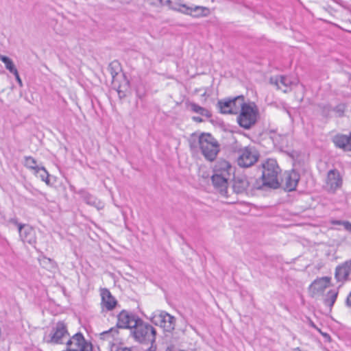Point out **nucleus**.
Listing matches in <instances>:
<instances>
[{
    "label": "nucleus",
    "mask_w": 351,
    "mask_h": 351,
    "mask_svg": "<svg viewBox=\"0 0 351 351\" xmlns=\"http://www.w3.org/2000/svg\"><path fill=\"white\" fill-rule=\"evenodd\" d=\"M133 329L130 331L134 340L141 344L148 345L149 342L156 341L157 332L149 324L144 322L139 317L132 325Z\"/></svg>",
    "instance_id": "nucleus-1"
},
{
    "label": "nucleus",
    "mask_w": 351,
    "mask_h": 351,
    "mask_svg": "<svg viewBox=\"0 0 351 351\" xmlns=\"http://www.w3.org/2000/svg\"><path fill=\"white\" fill-rule=\"evenodd\" d=\"M262 181L263 186L270 189H276L280 187L278 176L281 171L277 161L273 158H269L262 164Z\"/></svg>",
    "instance_id": "nucleus-2"
},
{
    "label": "nucleus",
    "mask_w": 351,
    "mask_h": 351,
    "mask_svg": "<svg viewBox=\"0 0 351 351\" xmlns=\"http://www.w3.org/2000/svg\"><path fill=\"white\" fill-rule=\"evenodd\" d=\"M198 143L205 159L215 160L220 150L218 141L210 133H202L199 136Z\"/></svg>",
    "instance_id": "nucleus-3"
},
{
    "label": "nucleus",
    "mask_w": 351,
    "mask_h": 351,
    "mask_svg": "<svg viewBox=\"0 0 351 351\" xmlns=\"http://www.w3.org/2000/svg\"><path fill=\"white\" fill-rule=\"evenodd\" d=\"M150 322L164 329L165 332H172L176 327V319L166 311H157L149 317Z\"/></svg>",
    "instance_id": "nucleus-4"
},
{
    "label": "nucleus",
    "mask_w": 351,
    "mask_h": 351,
    "mask_svg": "<svg viewBox=\"0 0 351 351\" xmlns=\"http://www.w3.org/2000/svg\"><path fill=\"white\" fill-rule=\"evenodd\" d=\"M258 111L256 106L254 104H247L244 106L242 111L237 117L239 125L245 129H250L257 121Z\"/></svg>",
    "instance_id": "nucleus-5"
},
{
    "label": "nucleus",
    "mask_w": 351,
    "mask_h": 351,
    "mask_svg": "<svg viewBox=\"0 0 351 351\" xmlns=\"http://www.w3.org/2000/svg\"><path fill=\"white\" fill-rule=\"evenodd\" d=\"M258 157L259 154L254 148L245 147L240 150L237 163L241 167H249L257 162Z\"/></svg>",
    "instance_id": "nucleus-6"
},
{
    "label": "nucleus",
    "mask_w": 351,
    "mask_h": 351,
    "mask_svg": "<svg viewBox=\"0 0 351 351\" xmlns=\"http://www.w3.org/2000/svg\"><path fill=\"white\" fill-rule=\"evenodd\" d=\"M139 317L135 313L129 312L126 310H122L117 315V327L119 328L133 329L132 325H134L136 321Z\"/></svg>",
    "instance_id": "nucleus-7"
},
{
    "label": "nucleus",
    "mask_w": 351,
    "mask_h": 351,
    "mask_svg": "<svg viewBox=\"0 0 351 351\" xmlns=\"http://www.w3.org/2000/svg\"><path fill=\"white\" fill-rule=\"evenodd\" d=\"M101 298V306L102 311H111L115 308L118 302L116 298L111 294L107 288H102L100 290Z\"/></svg>",
    "instance_id": "nucleus-8"
},
{
    "label": "nucleus",
    "mask_w": 351,
    "mask_h": 351,
    "mask_svg": "<svg viewBox=\"0 0 351 351\" xmlns=\"http://www.w3.org/2000/svg\"><path fill=\"white\" fill-rule=\"evenodd\" d=\"M351 274V259L343 262L335 268V278L341 285L349 280Z\"/></svg>",
    "instance_id": "nucleus-9"
},
{
    "label": "nucleus",
    "mask_w": 351,
    "mask_h": 351,
    "mask_svg": "<svg viewBox=\"0 0 351 351\" xmlns=\"http://www.w3.org/2000/svg\"><path fill=\"white\" fill-rule=\"evenodd\" d=\"M69 335L66 324L64 322H58L53 328V332L48 342L53 344H60L63 343L62 339Z\"/></svg>",
    "instance_id": "nucleus-10"
},
{
    "label": "nucleus",
    "mask_w": 351,
    "mask_h": 351,
    "mask_svg": "<svg viewBox=\"0 0 351 351\" xmlns=\"http://www.w3.org/2000/svg\"><path fill=\"white\" fill-rule=\"evenodd\" d=\"M270 83L276 85L278 89H282L284 93H287L291 89L293 86L298 84L297 81L292 80L290 77L285 75L271 77Z\"/></svg>",
    "instance_id": "nucleus-11"
},
{
    "label": "nucleus",
    "mask_w": 351,
    "mask_h": 351,
    "mask_svg": "<svg viewBox=\"0 0 351 351\" xmlns=\"http://www.w3.org/2000/svg\"><path fill=\"white\" fill-rule=\"evenodd\" d=\"M21 239L24 243L34 246L36 243V236L35 230L28 224L20 226L19 230Z\"/></svg>",
    "instance_id": "nucleus-12"
},
{
    "label": "nucleus",
    "mask_w": 351,
    "mask_h": 351,
    "mask_svg": "<svg viewBox=\"0 0 351 351\" xmlns=\"http://www.w3.org/2000/svg\"><path fill=\"white\" fill-rule=\"evenodd\" d=\"M342 180L337 169L328 171L326 179V188L328 191L335 192L341 186Z\"/></svg>",
    "instance_id": "nucleus-13"
},
{
    "label": "nucleus",
    "mask_w": 351,
    "mask_h": 351,
    "mask_svg": "<svg viewBox=\"0 0 351 351\" xmlns=\"http://www.w3.org/2000/svg\"><path fill=\"white\" fill-rule=\"evenodd\" d=\"M331 278L324 276L315 279L310 285L309 289L312 296L322 293L329 286Z\"/></svg>",
    "instance_id": "nucleus-14"
},
{
    "label": "nucleus",
    "mask_w": 351,
    "mask_h": 351,
    "mask_svg": "<svg viewBox=\"0 0 351 351\" xmlns=\"http://www.w3.org/2000/svg\"><path fill=\"white\" fill-rule=\"evenodd\" d=\"M86 344L91 343L85 340L81 332H77L67 341L66 351H79L82 347H85Z\"/></svg>",
    "instance_id": "nucleus-15"
},
{
    "label": "nucleus",
    "mask_w": 351,
    "mask_h": 351,
    "mask_svg": "<svg viewBox=\"0 0 351 351\" xmlns=\"http://www.w3.org/2000/svg\"><path fill=\"white\" fill-rule=\"evenodd\" d=\"M300 180V175L298 172L293 170L290 172H286L282 180L283 188L287 191H295Z\"/></svg>",
    "instance_id": "nucleus-16"
},
{
    "label": "nucleus",
    "mask_w": 351,
    "mask_h": 351,
    "mask_svg": "<svg viewBox=\"0 0 351 351\" xmlns=\"http://www.w3.org/2000/svg\"><path fill=\"white\" fill-rule=\"evenodd\" d=\"M233 167L225 160H219L214 166L213 174L230 179Z\"/></svg>",
    "instance_id": "nucleus-17"
},
{
    "label": "nucleus",
    "mask_w": 351,
    "mask_h": 351,
    "mask_svg": "<svg viewBox=\"0 0 351 351\" xmlns=\"http://www.w3.org/2000/svg\"><path fill=\"white\" fill-rule=\"evenodd\" d=\"M250 186V182L246 176L238 175L234 176L232 189L234 193L241 194L245 193Z\"/></svg>",
    "instance_id": "nucleus-18"
},
{
    "label": "nucleus",
    "mask_w": 351,
    "mask_h": 351,
    "mask_svg": "<svg viewBox=\"0 0 351 351\" xmlns=\"http://www.w3.org/2000/svg\"><path fill=\"white\" fill-rule=\"evenodd\" d=\"M228 180V178L221 177L217 174H213L211 176L213 186L223 196H227Z\"/></svg>",
    "instance_id": "nucleus-19"
},
{
    "label": "nucleus",
    "mask_w": 351,
    "mask_h": 351,
    "mask_svg": "<svg viewBox=\"0 0 351 351\" xmlns=\"http://www.w3.org/2000/svg\"><path fill=\"white\" fill-rule=\"evenodd\" d=\"M332 141L337 147L345 151H348V147H350V134H337L333 136Z\"/></svg>",
    "instance_id": "nucleus-20"
},
{
    "label": "nucleus",
    "mask_w": 351,
    "mask_h": 351,
    "mask_svg": "<svg viewBox=\"0 0 351 351\" xmlns=\"http://www.w3.org/2000/svg\"><path fill=\"white\" fill-rule=\"evenodd\" d=\"M248 104L245 103V98L243 95L237 96L232 99L231 114H236L241 112L244 106Z\"/></svg>",
    "instance_id": "nucleus-21"
},
{
    "label": "nucleus",
    "mask_w": 351,
    "mask_h": 351,
    "mask_svg": "<svg viewBox=\"0 0 351 351\" xmlns=\"http://www.w3.org/2000/svg\"><path fill=\"white\" fill-rule=\"evenodd\" d=\"M338 293L339 292L336 289L329 290L324 297V304L326 306L332 308L337 298Z\"/></svg>",
    "instance_id": "nucleus-22"
},
{
    "label": "nucleus",
    "mask_w": 351,
    "mask_h": 351,
    "mask_svg": "<svg viewBox=\"0 0 351 351\" xmlns=\"http://www.w3.org/2000/svg\"><path fill=\"white\" fill-rule=\"evenodd\" d=\"M232 99L227 98L219 100L217 104L219 112L222 114H231Z\"/></svg>",
    "instance_id": "nucleus-23"
},
{
    "label": "nucleus",
    "mask_w": 351,
    "mask_h": 351,
    "mask_svg": "<svg viewBox=\"0 0 351 351\" xmlns=\"http://www.w3.org/2000/svg\"><path fill=\"white\" fill-rule=\"evenodd\" d=\"M78 193L80 195L82 199L84 202H85L87 204L90 206H97V199L88 192L85 190H80Z\"/></svg>",
    "instance_id": "nucleus-24"
},
{
    "label": "nucleus",
    "mask_w": 351,
    "mask_h": 351,
    "mask_svg": "<svg viewBox=\"0 0 351 351\" xmlns=\"http://www.w3.org/2000/svg\"><path fill=\"white\" fill-rule=\"evenodd\" d=\"M191 111L197 113L202 116L210 118L212 116L211 112L205 108H203L195 103H191L189 104Z\"/></svg>",
    "instance_id": "nucleus-25"
},
{
    "label": "nucleus",
    "mask_w": 351,
    "mask_h": 351,
    "mask_svg": "<svg viewBox=\"0 0 351 351\" xmlns=\"http://www.w3.org/2000/svg\"><path fill=\"white\" fill-rule=\"evenodd\" d=\"M36 176L41 179L42 181L45 182L47 185L50 184L49 174L44 167H40L34 172Z\"/></svg>",
    "instance_id": "nucleus-26"
},
{
    "label": "nucleus",
    "mask_w": 351,
    "mask_h": 351,
    "mask_svg": "<svg viewBox=\"0 0 351 351\" xmlns=\"http://www.w3.org/2000/svg\"><path fill=\"white\" fill-rule=\"evenodd\" d=\"M347 106L344 103H340L336 106L332 107V112L335 113L336 117H344L345 112L346 110Z\"/></svg>",
    "instance_id": "nucleus-27"
},
{
    "label": "nucleus",
    "mask_w": 351,
    "mask_h": 351,
    "mask_svg": "<svg viewBox=\"0 0 351 351\" xmlns=\"http://www.w3.org/2000/svg\"><path fill=\"white\" fill-rule=\"evenodd\" d=\"M25 166L28 169H33L34 172L40 167L37 165L35 158L32 156H25Z\"/></svg>",
    "instance_id": "nucleus-28"
},
{
    "label": "nucleus",
    "mask_w": 351,
    "mask_h": 351,
    "mask_svg": "<svg viewBox=\"0 0 351 351\" xmlns=\"http://www.w3.org/2000/svg\"><path fill=\"white\" fill-rule=\"evenodd\" d=\"M319 108L323 117L326 118L330 117V112L332 111V107L330 104H319Z\"/></svg>",
    "instance_id": "nucleus-29"
},
{
    "label": "nucleus",
    "mask_w": 351,
    "mask_h": 351,
    "mask_svg": "<svg viewBox=\"0 0 351 351\" xmlns=\"http://www.w3.org/2000/svg\"><path fill=\"white\" fill-rule=\"evenodd\" d=\"M120 69L119 64L117 61H114L110 63L108 66V70L112 75V79L114 80L116 75H118L119 70Z\"/></svg>",
    "instance_id": "nucleus-30"
},
{
    "label": "nucleus",
    "mask_w": 351,
    "mask_h": 351,
    "mask_svg": "<svg viewBox=\"0 0 351 351\" xmlns=\"http://www.w3.org/2000/svg\"><path fill=\"white\" fill-rule=\"evenodd\" d=\"M118 331L117 329L112 328L109 330L104 331L102 333H101V339H108V337H113L115 334H117Z\"/></svg>",
    "instance_id": "nucleus-31"
},
{
    "label": "nucleus",
    "mask_w": 351,
    "mask_h": 351,
    "mask_svg": "<svg viewBox=\"0 0 351 351\" xmlns=\"http://www.w3.org/2000/svg\"><path fill=\"white\" fill-rule=\"evenodd\" d=\"M5 66L7 70H8L11 73H14L17 71V69L15 65L13 63V61L9 58L6 62H4Z\"/></svg>",
    "instance_id": "nucleus-32"
},
{
    "label": "nucleus",
    "mask_w": 351,
    "mask_h": 351,
    "mask_svg": "<svg viewBox=\"0 0 351 351\" xmlns=\"http://www.w3.org/2000/svg\"><path fill=\"white\" fill-rule=\"evenodd\" d=\"M181 6H182V8H185V9H186V10L182 11V12H183V13H184V14H189V11H191H191L196 12V11H197V10H200V9H201V10H203V9H204V8H202V7H199V6H196L194 9H192V8H191L187 7V6H186V5H184V4L181 5Z\"/></svg>",
    "instance_id": "nucleus-33"
},
{
    "label": "nucleus",
    "mask_w": 351,
    "mask_h": 351,
    "mask_svg": "<svg viewBox=\"0 0 351 351\" xmlns=\"http://www.w3.org/2000/svg\"><path fill=\"white\" fill-rule=\"evenodd\" d=\"M336 224H342L346 230L351 232V223L348 221H338Z\"/></svg>",
    "instance_id": "nucleus-34"
},
{
    "label": "nucleus",
    "mask_w": 351,
    "mask_h": 351,
    "mask_svg": "<svg viewBox=\"0 0 351 351\" xmlns=\"http://www.w3.org/2000/svg\"><path fill=\"white\" fill-rule=\"evenodd\" d=\"M8 223H11V224H13L14 226H16L18 228V230H19V227L20 226H24L25 224L23 223H21L18 221V219L16 217H12V218H10L9 220H8Z\"/></svg>",
    "instance_id": "nucleus-35"
},
{
    "label": "nucleus",
    "mask_w": 351,
    "mask_h": 351,
    "mask_svg": "<svg viewBox=\"0 0 351 351\" xmlns=\"http://www.w3.org/2000/svg\"><path fill=\"white\" fill-rule=\"evenodd\" d=\"M128 82H125V90H121L120 89V86H119V88H117V93H118V95H119V98H123L126 96V94H125V90L127 89V86H128Z\"/></svg>",
    "instance_id": "nucleus-36"
},
{
    "label": "nucleus",
    "mask_w": 351,
    "mask_h": 351,
    "mask_svg": "<svg viewBox=\"0 0 351 351\" xmlns=\"http://www.w3.org/2000/svg\"><path fill=\"white\" fill-rule=\"evenodd\" d=\"M150 346L145 351H156L157 346L156 341L149 342Z\"/></svg>",
    "instance_id": "nucleus-37"
},
{
    "label": "nucleus",
    "mask_w": 351,
    "mask_h": 351,
    "mask_svg": "<svg viewBox=\"0 0 351 351\" xmlns=\"http://www.w3.org/2000/svg\"><path fill=\"white\" fill-rule=\"evenodd\" d=\"M13 74L14 75L16 80L18 82L19 86L22 87L23 86V82H22V80H21L20 76H19L18 71H16L15 73H14Z\"/></svg>",
    "instance_id": "nucleus-38"
},
{
    "label": "nucleus",
    "mask_w": 351,
    "mask_h": 351,
    "mask_svg": "<svg viewBox=\"0 0 351 351\" xmlns=\"http://www.w3.org/2000/svg\"><path fill=\"white\" fill-rule=\"evenodd\" d=\"M320 334L324 337L326 341H327V342L331 341V337L328 333L320 331Z\"/></svg>",
    "instance_id": "nucleus-39"
},
{
    "label": "nucleus",
    "mask_w": 351,
    "mask_h": 351,
    "mask_svg": "<svg viewBox=\"0 0 351 351\" xmlns=\"http://www.w3.org/2000/svg\"><path fill=\"white\" fill-rule=\"evenodd\" d=\"M92 344H86L85 347H82L81 350H80L79 351H92Z\"/></svg>",
    "instance_id": "nucleus-40"
},
{
    "label": "nucleus",
    "mask_w": 351,
    "mask_h": 351,
    "mask_svg": "<svg viewBox=\"0 0 351 351\" xmlns=\"http://www.w3.org/2000/svg\"><path fill=\"white\" fill-rule=\"evenodd\" d=\"M192 119L197 123H201L203 121L202 118H201L200 117H193Z\"/></svg>",
    "instance_id": "nucleus-41"
},
{
    "label": "nucleus",
    "mask_w": 351,
    "mask_h": 351,
    "mask_svg": "<svg viewBox=\"0 0 351 351\" xmlns=\"http://www.w3.org/2000/svg\"><path fill=\"white\" fill-rule=\"evenodd\" d=\"M10 58L3 55L0 54V60H1L3 63L6 62Z\"/></svg>",
    "instance_id": "nucleus-42"
},
{
    "label": "nucleus",
    "mask_w": 351,
    "mask_h": 351,
    "mask_svg": "<svg viewBox=\"0 0 351 351\" xmlns=\"http://www.w3.org/2000/svg\"><path fill=\"white\" fill-rule=\"evenodd\" d=\"M156 1H157L158 4L160 5H163V1L162 0H156Z\"/></svg>",
    "instance_id": "nucleus-43"
},
{
    "label": "nucleus",
    "mask_w": 351,
    "mask_h": 351,
    "mask_svg": "<svg viewBox=\"0 0 351 351\" xmlns=\"http://www.w3.org/2000/svg\"><path fill=\"white\" fill-rule=\"evenodd\" d=\"M311 326L315 329L317 327L313 322H311Z\"/></svg>",
    "instance_id": "nucleus-44"
},
{
    "label": "nucleus",
    "mask_w": 351,
    "mask_h": 351,
    "mask_svg": "<svg viewBox=\"0 0 351 351\" xmlns=\"http://www.w3.org/2000/svg\"><path fill=\"white\" fill-rule=\"evenodd\" d=\"M350 147H348V151H351V132H350Z\"/></svg>",
    "instance_id": "nucleus-45"
},
{
    "label": "nucleus",
    "mask_w": 351,
    "mask_h": 351,
    "mask_svg": "<svg viewBox=\"0 0 351 351\" xmlns=\"http://www.w3.org/2000/svg\"><path fill=\"white\" fill-rule=\"evenodd\" d=\"M171 3V0H167L166 1V4L169 5Z\"/></svg>",
    "instance_id": "nucleus-46"
},
{
    "label": "nucleus",
    "mask_w": 351,
    "mask_h": 351,
    "mask_svg": "<svg viewBox=\"0 0 351 351\" xmlns=\"http://www.w3.org/2000/svg\"><path fill=\"white\" fill-rule=\"evenodd\" d=\"M315 329H316V330H317L319 333H320V331H322V330H321V329H319L318 327H317V328H315Z\"/></svg>",
    "instance_id": "nucleus-47"
},
{
    "label": "nucleus",
    "mask_w": 351,
    "mask_h": 351,
    "mask_svg": "<svg viewBox=\"0 0 351 351\" xmlns=\"http://www.w3.org/2000/svg\"><path fill=\"white\" fill-rule=\"evenodd\" d=\"M153 4H158L157 1H156V0L154 1V2L152 3Z\"/></svg>",
    "instance_id": "nucleus-48"
},
{
    "label": "nucleus",
    "mask_w": 351,
    "mask_h": 351,
    "mask_svg": "<svg viewBox=\"0 0 351 351\" xmlns=\"http://www.w3.org/2000/svg\"><path fill=\"white\" fill-rule=\"evenodd\" d=\"M299 351H301V350H299Z\"/></svg>",
    "instance_id": "nucleus-49"
}]
</instances>
